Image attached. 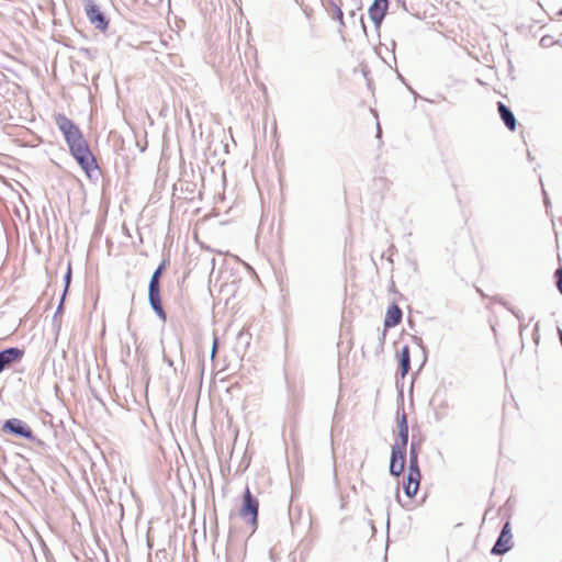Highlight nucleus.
<instances>
[{
	"label": "nucleus",
	"mask_w": 562,
	"mask_h": 562,
	"mask_svg": "<svg viewBox=\"0 0 562 562\" xmlns=\"http://www.w3.org/2000/svg\"><path fill=\"white\" fill-rule=\"evenodd\" d=\"M420 471L418 467V451L415 441H412L409 448V465L406 482L404 483V492L408 497H413L419 487Z\"/></svg>",
	"instance_id": "obj_1"
},
{
	"label": "nucleus",
	"mask_w": 562,
	"mask_h": 562,
	"mask_svg": "<svg viewBox=\"0 0 562 562\" xmlns=\"http://www.w3.org/2000/svg\"><path fill=\"white\" fill-rule=\"evenodd\" d=\"M71 155L77 160V162L80 165V167L85 170L86 175L91 178L92 172H94L98 169V166L95 164V159L93 155L91 154L89 146L85 140H81L78 144H75L69 147Z\"/></svg>",
	"instance_id": "obj_2"
},
{
	"label": "nucleus",
	"mask_w": 562,
	"mask_h": 562,
	"mask_svg": "<svg viewBox=\"0 0 562 562\" xmlns=\"http://www.w3.org/2000/svg\"><path fill=\"white\" fill-rule=\"evenodd\" d=\"M165 265L161 263L151 274L148 285V300L154 312L161 318L166 319V313L162 308L160 301V285L159 280L162 273Z\"/></svg>",
	"instance_id": "obj_3"
},
{
	"label": "nucleus",
	"mask_w": 562,
	"mask_h": 562,
	"mask_svg": "<svg viewBox=\"0 0 562 562\" xmlns=\"http://www.w3.org/2000/svg\"><path fill=\"white\" fill-rule=\"evenodd\" d=\"M55 122L60 132L63 133L66 143L69 147L80 143L81 140H85L83 135L78 128V126L75 125L72 121H70L64 114L56 115Z\"/></svg>",
	"instance_id": "obj_4"
},
{
	"label": "nucleus",
	"mask_w": 562,
	"mask_h": 562,
	"mask_svg": "<svg viewBox=\"0 0 562 562\" xmlns=\"http://www.w3.org/2000/svg\"><path fill=\"white\" fill-rule=\"evenodd\" d=\"M239 515L244 519H249V522L251 525L257 524L258 501L251 495L248 487L246 488L244 494L243 507L239 512Z\"/></svg>",
	"instance_id": "obj_5"
},
{
	"label": "nucleus",
	"mask_w": 562,
	"mask_h": 562,
	"mask_svg": "<svg viewBox=\"0 0 562 562\" xmlns=\"http://www.w3.org/2000/svg\"><path fill=\"white\" fill-rule=\"evenodd\" d=\"M86 14L95 29L104 31L108 27V20L100 11L93 0H83Z\"/></svg>",
	"instance_id": "obj_6"
},
{
	"label": "nucleus",
	"mask_w": 562,
	"mask_h": 562,
	"mask_svg": "<svg viewBox=\"0 0 562 562\" xmlns=\"http://www.w3.org/2000/svg\"><path fill=\"white\" fill-rule=\"evenodd\" d=\"M2 430L4 432H10L26 439H34V435L31 428L24 422L18 418L8 419L3 424Z\"/></svg>",
	"instance_id": "obj_7"
},
{
	"label": "nucleus",
	"mask_w": 562,
	"mask_h": 562,
	"mask_svg": "<svg viewBox=\"0 0 562 562\" xmlns=\"http://www.w3.org/2000/svg\"><path fill=\"white\" fill-rule=\"evenodd\" d=\"M512 548V533L509 522H506L501 531L498 539L493 546L491 553L495 555L504 554Z\"/></svg>",
	"instance_id": "obj_8"
},
{
	"label": "nucleus",
	"mask_w": 562,
	"mask_h": 562,
	"mask_svg": "<svg viewBox=\"0 0 562 562\" xmlns=\"http://www.w3.org/2000/svg\"><path fill=\"white\" fill-rule=\"evenodd\" d=\"M23 350L16 347H10L0 351V373L11 366L12 363L20 361L23 357Z\"/></svg>",
	"instance_id": "obj_9"
},
{
	"label": "nucleus",
	"mask_w": 562,
	"mask_h": 562,
	"mask_svg": "<svg viewBox=\"0 0 562 562\" xmlns=\"http://www.w3.org/2000/svg\"><path fill=\"white\" fill-rule=\"evenodd\" d=\"M405 464V452L392 447L390 473L394 476L402 474Z\"/></svg>",
	"instance_id": "obj_10"
},
{
	"label": "nucleus",
	"mask_w": 562,
	"mask_h": 562,
	"mask_svg": "<svg viewBox=\"0 0 562 562\" xmlns=\"http://www.w3.org/2000/svg\"><path fill=\"white\" fill-rule=\"evenodd\" d=\"M386 10L387 0H374L369 8V16L376 26H379L383 21Z\"/></svg>",
	"instance_id": "obj_11"
},
{
	"label": "nucleus",
	"mask_w": 562,
	"mask_h": 562,
	"mask_svg": "<svg viewBox=\"0 0 562 562\" xmlns=\"http://www.w3.org/2000/svg\"><path fill=\"white\" fill-rule=\"evenodd\" d=\"M397 429H398V441H396L392 447H397L398 450L404 451L408 441V425L406 415L402 414L401 418L397 420Z\"/></svg>",
	"instance_id": "obj_12"
},
{
	"label": "nucleus",
	"mask_w": 562,
	"mask_h": 562,
	"mask_svg": "<svg viewBox=\"0 0 562 562\" xmlns=\"http://www.w3.org/2000/svg\"><path fill=\"white\" fill-rule=\"evenodd\" d=\"M497 108L505 126L508 130L514 131L516 128V119L512 110L502 102H498Z\"/></svg>",
	"instance_id": "obj_13"
},
{
	"label": "nucleus",
	"mask_w": 562,
	"mask_h": 562,
	"mask_svg": "<svg viewBox=\"0 0 562 562\" xmlns=\"http://www.w3.org/2000/svg\"><path fill=\"white\" fill-rule=\"evenodd\" d=\"M402 319V311L401 308L393 304L389 307L385 319H384V326L385 327H394L396 326Z\"/></svg>",
	"instance_id": "obj_14"
},
{
	"label": "nucleus",
	"mask_w": 562,
	"mask_h": 562,
	"mask_svg": "<svg viewBox=\"0 0 562 562\" xmlns=\"http://www.w3.org/2000/svg\"><path fill=\"white\" fill-rule=\"evenodd\" d=\"M411 369V356L409 348L404 346L400 352V370L401 375L404 378Z\"/></svg>",
	"instance_id": "obj_15"
},
{
	"label": "nucleus",
	"mask_w": 562,
	"mask_h": 562,
	"mask_svg": "<svg viewBox=\"0 0 562 562\" xmlns=\"http://www.w3.org/2000/svg\"><path fill=\"white\" fill-rule=\"evenodd\" d=\"M555 279H557V286L560 293L562 294V268H558L555 270Z\"/></svg>",
	"instance_id": "obj_16"
},
{
	"label": "nucleus",
	"mask_w": 562,
	"mask_h": 562,
	"mask_svg": "<svg viewBox=\"0 0 562 562\" xmlns=\"http://www.w3.org/2000/svg\"><path fill=\"white\" fill-rule=\"evenodd\" d=\"M70 279H71V270H70V267L68 268V271L65 276V290H64V293L66 294L67 291H68V288H69V283H70Z\"/></svg>",
	"instance_id": "obj_17"
},
{
	"label": "nucleus",
	"mask_w": 562,
	"mask_h": 562,
	"mask_svg": "<svg viewBox=\"0 0 562 562\" xmlns=\"http://www.w3.org/2000/svg\"><path fill=\"white\" fill-rule=\"evenodd\" d=\"M217 344H218L217 337H214L213 346H212V353H211V358L212 359L215 357V353H216V350H217Z\"/></svg>",
	"instance_id": "obj_18"
},
{
	"label": "nucleus",
	"mask_w": 562,
	"mask_h": 562,
	"mask_svg": "<svg viewBox=\"0 0 562 562\" xmlns=\"http://www.w3.org/2000/svg\"><path fill=\"white\" fill-rule=\"evenodd\" d=\"M64 300H65V293H63V296L60 299V303L57 307V311H56V314H58L59 312H61V308H63V304H64Z\"/></svg>",
	"instance_id": "obj_19"
},
{
	"label": "nucleus",
	"mask_w": 562,
	"mask_h": 562,
	"mask_svg": "<svg viewBox=\"0 0 562 562\" xmlns=\"http://www.w3.org/2000/svg\"><path fill=\"white\" fill-rule=\"evenodd\" d=\"M337 18H338L339 20H342V12H341V10H338Z\"/></svg>",
	"instance_id": "obj_20"
},
{
	"label": "nucleus",
	"mask_w": 562,
	"mask_h": 562,
	"mask_svg": "<svg viewBox=\"0 0 562 562\" xmlns=\"http://www.w3.org/2000/svg\"><path fill=\"white\" fill-rule=\"evenodd\" d=\"M381 136V127H380V124L378 123V137Z\"/></svg>",
	"instance_id": "obj_21"
},
{
	"label": "nucleus",
	"mask_w": 562,
	"mask_h": 562,
	"mask_svg": "<svg viewBox=\"0 0 562 562\" xmlns=\"http://www.w3.org/2000/svg\"><path fill=\"white\" fill-rule=\"evenodd\" d=\"M167 363L172 367L173 362L171 360H167Z\"/></svg>",
	"instance_id": "obj_22"
},
{
	"label": "nucleus",
	"mask_w": 562,
	"mask_h": 562,
	"mask_svg": "<svg viewBox=\"0 0 562 562\" xmlns=\"http://www.w3.org/2000/svg\"><path fill=\"white\" fill-rule=\"evenodd\" d=\"M396 2H400L401 0H395Z\"/></svg>",
	"instance_id": "obj_23"
},
{
	"label": "nucleus",
	"mask_w": 562,
	"mask_h": 562,
	"mask_svg": "<svg viewBox=\"0 0 562 562\" xmlns=\"http://www.w3.org/2000/svg\"><path fill=\"white\" fill-rule=\"evenodd\" d=\"M560 14L562 15V10L560 11Z\"/></svg>",
	"instance_id": "obj_24"
}]
</instances>
